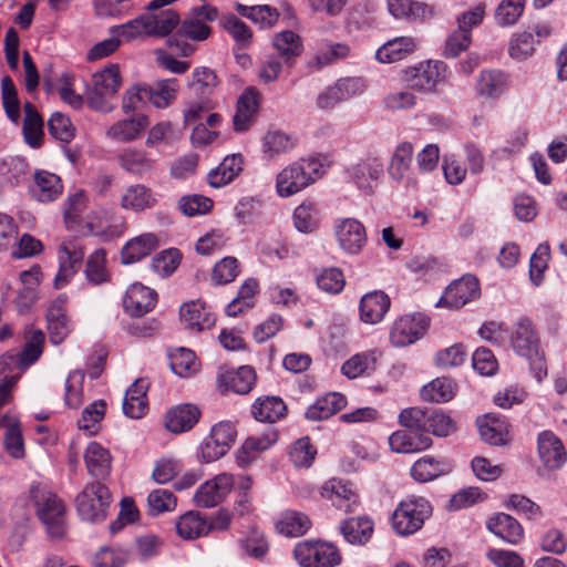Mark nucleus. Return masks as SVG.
<instances>
[{"mask_svg": "<svg viewBox=\"0 0 567 567\" xmlns=\"http://www.w3.org/2000/svg\"><path fill=\"white\" fill-rule=\"evenodd\" d=\"M374 364L375 358L372 353H360L347 360L341 371L349 379H355L374 370Z\"/></svg>", "mask_w": 567, "mask_h": 567, "instance_id": "0e129e2a", "label": "nucleus"}, {"mask_svg": "<svg viewBox=\"0 0 567 567\" xmlns=\"http://www.w3.org/2000/svg\"><path fill=\"white\" fill-rule=\"evenodd\" d=\"M349 53L350 48L346 43L321 41L317 44L316 53L308 61V65L316 70H321L338 60L347 58Z\"/></svg>", "mask_w": 567, "mask_h": 567, "instance_id": "2f4dec72", "label": "nucleus"}, {"mask_svg": "<svg viewBox=\"0 0 567 567\" xmlns=\"http://www.w3.org/2000/svg\"><path fill=\"white\" fill-rule=\"evenodd\" d=\"M244 157L241 154L227 155L218 166L207 174V182L214 188H221L231 183L243 171Z\"/></svg>", "mask_w": 567, "mask_h": 567, "instance_id": "412c9836", "label": "nucleus"}, {"mask_svg": "<svg viewBox=\"0 0 567 567\" xmlns=\"http://www.w3.org/2000/svg\"><path fill=\"white\" fill-rule=\"evenodd\" d=\"M333 237L339 249L348 256L359 255L367 245L364 225L353 217H339L333 221Z\"/></svg>", "mask_w": 567, "mask_h": 567, "instance_id": "423d86ee", "label": "nucleus"}, {"mask_svg": "<svg viewBox=\"0 0 567 567\" xmlns=\"http://www.w3.org/2000/svg\"><path fill=\"white\" fill-rule=\"evenodd\" d=\"M509 86V75L497 69H485L480 72L475 91L480 97L497 100L505 94Z\"/></svg>", "mask_w": 567, "mask_h": 567, "instance_id": "6ab92c4d", "label": "nucleus"}, {"mask_svg": "<svg viewBox=\"0 0 567 567\" xmlns=\"http://www.w3.org/2000/svg\"><path fill=\"white\" fill-rule=\"evenodd\" d=\"M2 104L7 116L14 123L20 118V102L12 79L6 75L1 80Z\"/></svg>", "mask_w": 567, "mask_h": 567, "instance_id": "680f3d73", "label": "nucleus"}, {"mask_svg": "<svg viewBox=\"0 0 567 567\" xmlns=\"http://www.w3.org/2000/svg\"><path fill=\"white\" fill-rule=\"evenodd\" d=\"M142 132V117L132 116L114 123L106 131V136L116 142L127 143L136 140Z\"/></svg>", "mask_w": 567, "mask_h": 567, "instance_id": "49530a36", "label": "nucleus"}, {"mask_svg": "<svg viewBox=\"0 0 567 567\" xmlns=\"http://www.w3.org/2000/svg\"><path fill=\"white\" fill-rule=\"evenodd\" d=\"M324 174V166L319 158H302L285 167L276 177V190L280 197H290Z\"/></svg>", "mask_w": 567, "mask_h": 567, "instance_id": "f257e3e1", "label": "nucleus"}, {"mask_svg": "<svg viewBox=\"0 0 567 567\" xmlns=\"http://www.w3.org/2000/svg\"><path fill=\"white\" fill-rule=\"evenodd\" d=\"M295 142L285 132L279 130L268 131L262 137V152L268 157H275L292 150Z\"/></svg>", "mask_w": 567, "mask_h": 567, "instance_id": "864d4df0", "label": "nucleus"}, {"mask_svg": "<svg viewBox=\"0 0 567 567\" xmlns=\"http://www.w3.org/2000/svg\"><path fill=\"white\" fill-rule=\"evenodd\" d=\"M24 339L21 352L14 353L21 369H27L39 360L43 352L45 336L42 330L30 327L25 329Z\"/></svg>", "mask_w": 567, "mask_h": 567, "instance_id": "72a5a7b5", "label": "nucleus"}, {"mask_svg": "<svg viewBox=\"0 0 567 567\" xmlns=\"http://www.w3.org/2000/svg\"><path fill=\"white\" fill-rule=\"evenodd\" d=\"M538 455L548 470H558L567 461V454L560 439L551 431H543L537 436Z\"/></svg>", "mask_w": 567, "mask_h": 567, "instance_id": "f3484780", "label": "nucleus"}, {"mask_svg": "<svg viewBox=\"0 0 567 567\" xmlns=\"http://www.w3.org/2000/svg\"><path fill=\"white\" fill-rule=\"evenodd\" d=\"M416 40L412 37H398L385 42L375 52L380 63H394L403 60L416 50Z\"/></svg>", "mask_w": 567, "mask_h": 567, "instance_id": "bb28decb", "label": "nucleus"}, {"mask_svg": "<svg viewBox=\"0 0 567 567\" xmlns=\"http://www.w3.org/2000/svg\"><path fill=\"white\" fill-rule=\"evenodd\" d=\"M442 171L447 184L461 185L467 175V167L455 154H445L442 161Z\"/></svg>", "mask_w": 567, "mask_h": 567, "instance_id": "338daca9", "label": "nucleus"}, {"mask_svg": "<svg viewBox=\"0 0 567 567\" xmlns=\"http://www.w3.org/2000/svg\"><path fill=\"white\" fill-rule=\"evenodd\" d=\"M240 548L251 558L261 559L269 551V543L265 533L251 527L239 540Z\"/></svg>", "mask_w": 567, "mask_h": 567, "instance_id": "8fccbe9b", "label": "nucleus"}, {"mask_svg": "<svg viewBox=\"0 0 567 567\" xmlns=\"http://www.w3.org/2000/svg\"><path fill=\"white\" fill-rule=\"evenodd\" d=\"M250 486L251 478L248 476L221 473L203 483L194 496H226L231 492H247Z\"/></svg>", "mask_w": 567, "mask_h": 567, "instance_id": "2eb2a0df", "label": "nucleus"}, {"mask_svg": "<svg viewBox=\"0 0 567 567\" xmlns=\"http://www.w3.org/2000/svg\"><path fill=\"white\" fill-rule=\"evenodd\" d=\"M432 514L427 498L403 499L391 516L393 529L402 536L412 535L424 524Z\"/></svg>", "mask_w": 567, "mask_h": 567, "instance_id": "20e7f679", "label": "nucleus"}, {"mask_svg": "<svg viewBox=\"0 0 567 567\" xmlns=\"http://www.w3.org/2000/svg\"><path fill=\"white\" fill-rule=\"evenodd\" d=\"M316 282L320 290L330 295H338L343 290L346 279L341 269L337 267H329L322 269L317 275Z\"/></svg>", "mask_w": 567, "mask_h": 567, "instance_id": "052dcab7", "label": "nucleus"}, {"mask_svg": "<svg viewBox=\"0 0 567 567\" xmlns=\"http://www.w3.org/2000/svg\"><path fill=\"white\" fill-rule=\"evenodd\" d=\"M66 297L59 296L54 299L47 313L50 341L53 344L62 343L72 330L70 319L66 316Z\"/></svg>", "mask_w": 567, "mask_h": 567, "instance_id": "a211bd4d", "label": "nucleus"}, {"mask_svg": "<svg viewBox=\"0 0 567 567\" xmlns=\"http://www.w3.org/2000/svg\"><path fill=\"white\" fill-rule=\"evenodd\" d=\"M182 322L190 330L203 331L215 323V318L205 302L193 300L185 302L179 310Z\"/></svg>", "mask_w": 567, "mask_h": 567, "instance_id": "b1692460", "label": "nucleus"}, {"mask_svg": "<svg viewBox=\"0 0 567 567\" xmlns=\"http://www.w3.org/2000/svg\"><path fill=\"white\" fill-rule=\"evenodd\" d=\"M487 528L509 544H517L523 538V528L513 516L498 513L487 522Z\"/></svg>", "mask_w": 567, "mask_h": 567, "instance_id": "f704fd0d", "label": "nucleus"}, {"mask_svg": "<svg viewBox=\"0 0 567 567\" xmlns=\"http://www.w3.org/2000/svg\"><path fill=\"white\" fill-rule=\"evenodd\" d=\"M507 342L519 357H534L539 348V336L534 322L527 317L518 318L507 332Z\"/></svg>", "mask_w": 567, "mask_h": 567, "instance_id": "6e6552de", "label": "nucleus"}, {"mask_svg": "<svg viewBox=\"0 0 567 567\" xmlns=\"http://www.w3.org/2000/svg\"><path fill=\"white\" fill-rule=\"evenodd\" d=\"M37 515L51 538L60 539L65 534V505L61 498H39L35 503Z\"/></svg>", "mask_w": 567, "mask_h": 567, "instance_id": "ddd939ff", "label": "nucleus"}, {"mask_svg": "<svg viewBox=\"0 0 567 567\" xmlns=\"http://www.w3.org/2000/svg\"><path fill=\"white\" fill-rule=\"evenodd\" d=\"M240 268L237 258L228 256L218 261L212 271V281L216 286L227 285L236 279Z\"/></svg>", "mask_w": 567, "mask_h": 567, "instance_id": "e2e57ef3", "label": "nucleus"}, {"mask_svg": "<svg viewBox=\"0 0 567 567\" xmlns=\"http://www.w3.org/2000/svg\"><path fill=\"white\" fill-rule=\"evenodd\" d=\"M176 1L152 0L145 7L144 35L166 37L179 24L177 12L173 9H164Z\"/></svg>", "mask_w": 567, "mask_h": 567, "instance_id": "0eeeda50", "label": "nucleus"}, {"mask_svg": "<svg viewBox=\"0 0 567 567\" xmlns=\"http://www.w3.org/2000/svg\"><path fill=\"white\" fill-rule=\"evenodd\" d=\"M109 498H76L78 513L82 519L92 523L101 522L106 516Z\"/></svg>", "mask_w": 567, "mask_h": 567, "instance_id": "4d7b16f0", "label": "nucleus"}, {"mask_svg": "<svg viewBox=\"0 0 567 567\" xmlns=\"http://www.w3.org/2000/svg\"><path fill=\"white\" fill-rule=\"evenodd\" d=\"M430 409L408 408L399 414V423L417 434H426Z\"/></svg>", "mask_w": 567, "mask_h": 567, "instance_id": "13d9d810", "label": "nucleus"}, {"mask_svg": "<svg viewBox=\"0 0 567 567\" xmlns=\"http://www.w3.org/2000/svg\"><path fill=\"white\" fill-rule=\"evenodd\" d=\"M84 462L89 474L93 477L104 478L111 472V453L97 442L87 444L84 452Z\"/></svg>", "mask_w": 567, "mask_h": 567, "instance_id": "cd10ccee", "label": "nucleus"}, {"mask_svg": "<svg viewBox=\"0 0 567 567\" xmlns=\"http://www.w3.org/2000/svg\"><path fill=\"white\" fill-rule=\"evenodd\" d=\"M177 534L185 539H195L209 532L207 516L199 513L188 512L181 516L176 523Z\"/></svg>", "mask_w": 567, "mask_h": 567, "instance_id": "79ce46f5", "label": "nucleus"}, {"mask_svg": "<svg viewBox=\"0 0 567 567\" xmlns=\"http://www.w3.org/2000/svg\"><path fill=\"white\" fill-rule=\"evenodd\" d=\"M259 95L252 87L246 89L237 102V111L234 115V128L245 132L249 128L258 111Z\"/></svg>", "mask_w": 567, "mask_h": 567, "instance_id": "c756f323", "label": "nucleus"}, {"mask_svg": "<svg viewBox=\"0 0 567 567\" xmlns=\"http://www.w3.org/2000/svg\"><path fill=\"white\" fill-rule=\"evenodd\" d=\"M171 369L181 378H189L199 370L195 353L187 348H178L169 353Z\"/></svg>", "mask_w": 567, "mask_h": 567, "instance_id": "37998d69", "label": "nucleus"}, {"mask_svg": "<svg viewBox=\"0 0 567 567\" xmlns=\"http://www.w3.org/2000/svg\"><path fill=\"white\" fill-rule=\"evenodd\" d=\"M505 507L513 509L522 518L539 522L549 514L545 504H538L533 498H507Z\"/></svg>", "mask_w": 567, "mask_h": 567, "instance_id": "c03bdc74", "label": "nucleus"}, {"mask_svg": "<svg viewBox=\"0 0 567 567\" xmlns=\"http://www.w3.org/2000/svg\"><path fill=\"white\" fill-rule=\"evenodd\" d=\"M388 12L396 20L424 22L436 14L433 4L417 0H386Z\"/></svg>", "mask_w": 567, "mask_h": 567, "instance_id": "dca6fc26", "label": "nucleus"}, {"mask_svg": "<svg viewBox=\"0 0 567 567\" xmlns=\"http://www.w3.org/2000/svg\"><path fill=\"white\" fill-rule=\"evenodd\" d=\"M182 260V254L176 248L165 249L154 256L151 268L161 278L172 276Z\"/></svg>", "mask_w": 567, "mask_h": 567, "instance_id": "5fc2aeb1", "label": "nucleus"}, {"mask_svg": "<svg viewBox=\"0 0 567 567\" xmlns=\"http://www.w3.org/2000/svg\"><path fill=\"white\" fill-rule=\"evenodd\" d=\"M236 434L235 425L229 421L215 424L200 445L203 460L210 463L223 457L235 442Z\"/></svg>", "mask_w": 567, "mask_h": 567, "instance_id": "9d476101", "label": "nucleus"}, {"mask_svg": "<svg viewBox=\"0 0 567 567\" xmlns=\"http://www.w3.org/2000/svg\"><path fill=\"white\" fill-rule=\"evenodd\" d=\"M450 470V464L443 458L426 455L413 464L411 475L415 481L426 483L449 473Z\"/></svg>", "mask_w": 567, "mask_h": 567, "instance_id": "e433bc0d", "label": "nucleus"}, {"mask_svg": "<svg viewBox=\"0 0 567 567\" xmlns=\"http://www.w3.org/2000/svg\"><path fill=\"white\" fill-rule=\"evenodd\" d=\"M390 306V298L383 291L365 293L360 301V319L364 323L375 324L383 320Z\"/></svg>", "mask_w": 567, "mask_h": 567, "instance_id": "4be33fe9", "label": "nucleus"}, {"mask_svg": "<svg viewBox=\"0 0 567 567\" xmlns=\"http://www.w3.org/2000/svg\"><path fill=\"white\" fill-rule=\"evenodd\" d=\"M432 440L426 434H417L404 427L389 436L390 449L395 453H417L426 450Z\"/></svg>", "mask_w": 567, "mask_h": 567, "instance_id": "393cba45", "label": "nucleus"}, {"mask_svg": "<svg viewBox=\"0 0 567 567\" xmlns=\"http://www.w3.org/2000/svg\"><path fill=\"white\" fill-rule=\"evenodd\" d=\"M286 413V404L278 396L259 398L251 406V414L257 421L274 423Z\"/></svg>", "mask_w": 567, "mask_h": 567, "instance_id": "4c0bfd02", "label": "nucleus"}, {"mask_svg": "<svg viewBox=\"0 0 567 567\" xmlns=\"http://www.w3.org/2000/svg\"><path fill=\"white\" fill-rule=\"evenodd\" d=\"M276 55L284 59L287 66L291 68L295 60L302 53L303 44L301 38L293 31L286 30L278 32L272 38Z\"/></svg>", "mask_w": 567, "mask_h": 567, "instance_id": "7c9ffc66", "label": "nucleus"}, {"mask_svg": "<svg viewBox=\"0 0 567 567\" xmlns=\"http://www.w3.org/2000/svg\"><path fill=\"white\" fill-rule=\"evenodd\" d=\"M525 0H502L497 6L494 18L499 27H512L523 16Z\"/></svg>", "mask_w": 567, "mask_h": 567, "instance_id": "6e6d98bb", "label": "nucleus"}, {"mask_svg": "<svg viewBox=\"0 0 567 567\" xmlns=\"http://www.w3.org/2000/svg\"><path fill=\"white\" fill-rule=\"evenodd\" d=\"M481 439L491 445H504L507 442V429L504 421L486 416L477 422Z\"/></svg>", "mask_w": 567, "mask_h": 567, "instance_id": "3c124183", "label": "nucleus"}, {"mask_svg": "<svg viewBox=\"0 0 567 567\" xmlns=\"http://www.w3.org/2000/svg\"><path fill=\"white\" fill-rule=\"evenodd\" d=\"M105 264L106 252L104 249H96L90 255L85 268V276L90 282L101 285L110 280V272Z\"/></svg>", "mask_w": 567, "mask_h": 567, "instance_id": "bf43d9fd", "label": "nucleus"}, {"mask_svg": "<svg viewBox=\"0 0 567 567\" xmlns=\"http://www.w3.org/2000/svg\"><path fill=\"white\" fill-rule=\"evenodd\" d=\"M339 530L351 545H365L374 532L373 522L367 516L351 517L341 522Z\"/></svg>", "mask_w": 567, "mask_h": 567, "instance_id": "a878e982", "label": "nucleus"}, {"mask_svg": "<svg viewBox=\"0 0 567 567\" xmlns=\"http://www.w3.org/2000/svg\"><path fill=\"white\" fill-rule=\"evenodd\" d=\"M310 527L311 522L309 517L296 511H287L276 523L278 533L289 537L301 536L306 534Z\"/></svg>", "mask_w": 567, "mask_h": 567, "instance_id": "a19ab883", "label": "nucleus"}, {"mask_svg": "<svg viewBox=\"0 0 567 567\" xmlns=\"http://www.w3.org/2000/svg\"><path fill=\"white\" fill-rule=\"evenodd\" d=\"M178 89V81L172 78L158 80L150 85L148 89L144 87V93H147L148 101L153 106L163 110L175 101Z\"/></svg>", "mask_w": 567, "mask_h": 567, "instance_id": "c9c22d12", "label": "nucleus"}, {"mask_svg": "<svg viewBox=\"0 0 567 567\" xmlns=\"http://www.w3.org/2000/svg\"><path fill=\"white\" fill-rule=\"evenodd\" d=\"M23 134L27 143L32 147H39L43 136V120L30 102L24 104Z\"/></svg>", "mask_w": 567, "mask_h": 567, "instance_id": "a18cd8bd", "label": "nucleus"}, {"mask_svg": "<svg viewBox=\"0 0 567 567\" xmlns=\"http://www.w3.org/2000/svg\"><path fill=\"white\" fill-rule=\"evenodd\" d=\"M200 417L199 409L190 403L178 404L169 409L165 416L166 429L175 434L187 432Z\"/></svg>", "mask_w": 567, "mask_h": 567, "instance_id": "aec40b11", "label": "nucleus"}, {"mask_svg": "<svg viewBox=\"0 0 567 567\" xmlns=\"http://www.w3.org/2000/svg\"><path fill=\"white\" fill-rule=\"evenodd\" d=\"M238 11L243 16L252 20L255 23H258L260 28L272 27L278 21L279 18L277 9L270 6H238Z\"/></svg>", "mask_w": 567, "mask_h": 567, "instance_id": "69168bd1", "label": "nucleus"}, {"mask_svg": "<svg viewBox=\"0 0 567 567\" xmlns=\"http://www.w3.org/2000/svg\"><path fill=\"white\" fill-rule=\"evenodd\" d=\"M62 190V181L58 175L47 171H39L34 174L30 194L35 200L40 203L53 202L60 197Z\"/></svg>", "mask_w": 567, "mask_h": 567, "instance_id": "5701e85b", "label": "nucleus"}, {"mask_svg": "<svg viewBox=\"0 0 567 567\" xmlns=\"http://www.w3.org/2000/svg\"><path fill=\"white\" fill-rule=\"evenodd\" d=\"M447 68L441 61H425L410 66L403 72V80L408 87L417 92L432 93L444 83Z\"/></svg>", "mask_w": 567, "mask_h": 567, "instance_id": "39448f33", "label": "nucleus"}, {"mask_svg": "<svg viewBox=\"0 0 567 567\" xmlns=\"http://www.w3.org/2000/svg\"><path fill=\"white\" fill-rule=\"evenodd\" d=\"M293 557L300 567H337L342 563L339 548L332 543L319 539L297 543Z\"/></svg>", "mask_w": 567, "mask_h": 567, "instance_id": "7ed1b4c3", "label": "nucleus"}, {"mask_svg": "<svg viewBox=\"0 0 567 567\" xmlns=\"http://www.w3.org/2000/svg\"><path fill=\"white\" fill-rule=\"evenodd\" d=\"M413 145L409 142H402L395 147L388 167L389 176L393 181L401 182L406 178L408 183H414V181L409 177L413 162Z\"/></svg>", "mask_w": 567, "mask_h": 567, "instance_id": "c85d7f7f", "label": "nucleus"}, {"mask_svg": "<svg viewBox=\"0 0 567 567\" xmlns=\"http://www.w3.org/2000/svg\"><path fill=\"white\" fill-rule=\"evenodd\" d=\"M293 225L300 233H312L319 224V212L315 203L306 202L297 206L292 215Z\"/></svg>", "mask_w": 567, "mask_h": 567, "instance_id": "603ef678", "label": "nucleus"}, {"mask_svg": "<svg viewBox=\"0 0 567 567\" xmlns=\"http://www.w3.org/2000/svg\"><path fill=\"white\" fill-rule=\"evenodd\" d=\"M50 134L60 142L69 143L75 136V127L71 120L62 113H53L48 121Z\"/></svg>", "mask_w": 567, "mask_h": 567, "instance_id": "774afa93", "label": "nucleus"}, {"mask_svg": "<svg viewBox=\"0 0 567 567\" xmlns=\"http://www.w3.org/2000/svg\"><path fill=\"white\" fill-rule=\"evenodd\" d=\"M430 327V319L423 313L405 315L394 321L390 340L394 347H408L420 340Z\"/></svg>", "mask_w": 567, "mask_h": 567, "instance_id": "1a4fd4ad", "label": "nucleus"}, {"mask_svg": "<svg viewBox=\"0 0 567 567\" xmlns=\"http://www.w3.org/2000/svg\"><path fill=\"white\" fill-rule=\"evenodd\" d=\"M121 85V76L117 64H110L92 75L91 86L86 90L87 105L102 113H109L114 109L110 102Z\"/></svg>", "mask_w": 567, "mask_h": 567, "instance_id": "f03ea898", "label": "nucleus"}, {"mask_svg": "<svg viewBox=\"0 0 567 567\" xmlns=\"http://www.w3.org/2000/svg\"><path fill=\"white\" fill-rule=\"evenodd\" d=\"M347 405V399L339 392H331L319 398L306 411V417L310 421L326 420Z\"/></svg>", "mask_w": 567, "mask_h": 567, "instance_id": "473e14b6", "label": "nucleus"}, {"mask_svg": "<svg viewBox=\"0 0 567 567\" xmlns=\"http://www.w3.org/2000/svg\"><path fill=\"white\" fill-rule=\"evenodd\" d=\"M225 385L235 393L246 394L256 382V373L251 367L243 365L221 375Z\"/></svg>", "mask_w": 567, "mask_h": 567, "instance_id": "58836bf2", "label": "nucleus"}, {"mask_svg": "<svg viewBox=\"0 0 567 567\" xmlns=\"http://www.w3.org/2000/svg\"><path fill=\"white\" fill-rule=\"evenodd\" d=\"M84 258V246L78 239L65 241L59 251L60 268L54 278L55 288L65 286L79 270Z\"/></svg>", "mask_w": 567, "mask_h": 567, "instance_id": "4468645a", "label": "nucleus"}, {"mask_svg": "<svg viewBox=\"0 0 567 567\" xmlns=\"http://www.w3.org/2000/svg\"><path fill=\"white\" fill-rule=\"evenodd\" d=\"M259 291V284L255 278H248L238 290L237 297L227 305L226 315L236 317L245 309H249L255 303V297Z\"/></svg>", "mask_w": 567, "mask_h": 567, "instance_id": "ea45409f", "label": "nucleus"}, {"mask_svg": "<svg viewBox=\"0 0 567 567\" xmlns=\"http://www.w3.org/2000/svg\"><path fill=\"white\" fill-rule=\"evenodd\" d=\"M455 395V383L449 378H437L424 385L421 396L425 401L443 403Z\"/></svg>", "mask_w": 567, "mask_h": 567, "instance_id": "09e8293b", "label": "nucleus"}, {"mask_svg": "<svg viewBox=\"0 0 567 567\" xmlns=\"http://www.w3.org/2000/svg\"><path fill=\"white\" fill-rule=\"evenodd\" d=\"M383 175V164L378 157H367L347 169L349 181L365 194H372Z\"/></svg>", "mask_w": 567, "mask_h": 567, "instance_id": "f8f14e48", "label": "nucleus"}, {"mask_svg": "<svg viewBox=\"0 0 567 567\" xmlns=\"http://www.w3.org/2000/svg\"><path fill=\"white\" fill-rule=\"evenodd\" d=\"M480 295V285L474 276H463L453 281L445 289L443 296L436 302V307L449 309H460L466 303L473 301Z\"/></svg>", "mask_w": 567, "mask_h": 567, "instance_id": "9b49d317", "label": "nucleus"}, {"mask_svg": "<svg viewBox=\"0 0 567 567\" xmlns=\"http://www.w3.org/2000/svg\"><path fill=\"white\" fill-rule=\"evenodd\" d=\"M106 402L104 400H96L90 403L82 412L81 417L78 420V426L89 435L96 434L100 430V424L105 416Z\"/></svg>", "mask_w": 567, "mask_h": 567, "instance_id": "de8ad7c7", "label": "nucleus"}]
</instances>
